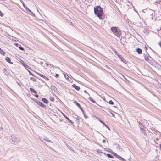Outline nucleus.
Listing matches in <instances>:
<instances>
[{
    "label": "nucleus",
    "instance_id": "nucleus-51",
    "mask_svg": "<svg viewBox=\"0 0 161 161\" xmlns=\"http://www.w3.org/2000/svg\"><path fill=\"white\" fill-rule=\"evenodd\" d=\"M109 130H110V128H109V127L107 126V127H106Z\"/></svg>",
    "mask_w": 161,
    "mask_h": 161
},
{
    "label": "nucleus",
    "instance_id": "nucleus-33",
    "mask_svg": "<svg viewBox=\"0 0 161 161\" xmlns=\"http://www.w3.org/2000/svg\"><path fill=\"white\" fill-rule=\"evenodd\" d=\"M2 71L3 73H5L7 71V69H6L4 68L3 69Z\"/></svg>",
    "mask_w": 161,
    "mask_h": 161
},
{
    "label": "nucleus",
    "instance_id": "nucleus-6",
    "mask_svg": "<svg viewBox=\"0 0 161 161\" xmlns=\"http://www.w3.org/2000/svg\"><path fill=\"white\" fill-rule=\"evenodd\" d=\"M140 129L141 132L142 134H143L144 136H146L147 135V133L146 130L142 128H140Z\"/></svg>",
    "mask_w": 161,
    "mask_h": 161
},
{
    "label": "nucleus",
    "instance_id": "nucleus-44",
    "mask_svg": "<svg viewBox=\"0 0 161 161\" xmlns=\"http://www.w3.org/2000/svg\"><path fill=\"white\" fill-rule=\"evenodd\" d=\"M59 76V74H56L55 75V77H58Z\"/></svg>",
    "mask_w": 161,
    "mask_h": 161
},
{
    "label": "nucleus",
    "instance_id": "nucleus-23",
    "mask_svg": "<svg viewBox=\"0 0 161 161\" xmlns=\"http://www.w3.org/2000/svg\"><path fill=\"white\" fill-rule=\"evenodd\" d=\"M99 121L100 122H101L102 124H103V125L105 126V127H107V125H106L104 122H103V121H102L101 119H99Z\"/></svg>",
    "mask_w": 161,
    "mask_h": 161
},
{
    "label": "nucleus",
    "instance_id": "nucleus-48",
    "mask_svg": "<svg viewBox=\"0 0 161 161\" xmlns=\"http://www.w3.org/2000/svg\"><path fill=\"white\" fill-rule=\"evenodd\" d=\"M111 114L113 117L114 116V115L113 113H112V112H111Z\"/></svg>",
    "mask_w": 161,
    "mask_h": 161
},
{
    "label": "nucleus",
    "instance_id": "nucleus-39",
    "mask_svg": "<svg viewBox=\"0 0 161 161\" xmlns=\"http://www.w3.org/2000/svg\"><path fill=\"white\" fill-rule=\"evenodd\" d=\"M19 49L20 50H21L23 51V50H24V48H23V47H21V46H20V47H19Z\"/></svg>",
    "mask_w": 161,
    "mask_h": 161
},
{
    "label": "nucleus",
    "instance_id": "nucleus-26",
    "mask_svg": "<svg viewBox=\"0 0 161 161\" xmlns=\"http://www.w3.org/2000/svg\"><path fill=\"white\" fill-rule=\"evenodd\" d=\"M22 65L24 66L25 68H27V67H28V66L26 64H25L24 63H22Z\"/></svg>",
    "mask_w": 161,
    "mask_h": 161
},
{
    "label": "nucleus",
    "instance_id": "nucleus-38",
    "mask_svg": "<svg viewBox=\"0 0 161 161\" xmlns=\"http://www.w3.org/2000/svg\"><path fill=\"white\" fill-rule=\"evenodd\" d=\"M82 113L84 115V117L86 118H87V117L86 115H85L84 110H83V111H82Z\"/></svg>",
    "mask_w": 161,
    "mask_h": 161
},
{
    "label": "nucleus",
    "instance_id": "nucleus-30",
    "mask_svg": "<svg viewBox=\"0 0 161 161\" xmlns=\"http://www.w3.org/2000/svg\"><path fill=\"white\" fill-rule=\"evenodd\" d=\"M66 119L69 120L71 123L72 124H73L74 123L73 122H72L71 120L68 117V119Z\"/></svg>",
    "mask_w": 161,
    "mask_h": 161
},
{
    "label": "nucleus",
    "instance_id": "nucleus-8",
    "mask_svg": "<svg viewBox=\"0 0 161 161\" xmlns=\"http://www.w3.org/2000/svg\"><path fill=\"white\" fill-rule=\"evenodd\" d=\"M144 56L145 60L147 62L149 61V57H150V56H147L145 54H144Z\"/></svg>",
    "mask_w": 161,
    "mask_h": 161
},
{
    "label": "nucleus",
    "instance_id": "nucleus-20",
    "mask_svg": "<svg viewBox=\"0 0 161 161\" xmlns=\"http://www.w3.org/2000/svg\"><path fill=\"white\" fill-rule=\"evenodd\" d=\"M107 155L108 157L110 158H114V157L112 155L108 153L107 154Z\"/></svg>",
    "mask_w": 161,
    "mask_h": 161
},
{
    "label": "nucleus",
    "instance_id": "nucleus-49",
    "mask_svg": "<svg viewBox=\"0 0 161 161\" xmlns=\"http://www.w3.org/2000/svg\"><path fill=\"white\" fill-rule=\"evenodd\" d=\"M35 96L37 97L39 96L38 95L36 94L35 95Z\"/></svg>",
    "mask_w": 161,
    "mask_h": 161
},
{
    "label": "nucleus",
    "instance_id": "nucleus-42",
    "mask_svg": "<svg viewBox=\"0 0 161 161\" xmlns=\"http://www.w3.org/2000/svg\"><path fill=\"white\" fill-rule=\"evenodd\" d=\"M114 52L116 55H117V54H118L117 52L115 50H114Z\"/></svg>",
    "mask_w": 161,
    "mask_h": 161
},
{
    "label": "nucleus",
    "instance_id": "nucleus-22",
    "mask_svg": "<svg viewBox=\"0 0 161 161\" xmlns=\"http://www.w3.org/2000/svg\"><path fill=\"white\" fill-rule=\"evenodd\" d=\"M30 80L33 81H36V79L34 77H31Z\"/></svg>",
    "mask_w": 161,
    "mask_h": 161
},
{
    "label": "nucleus",
    "instance_id": "nucleus-13",
    "mask_svg": "<svg viewBox=\"0 0 161 161\" xmlns=\"http://www.w3.org/2000/svg\"><path fill=\"white\" fill-rule=\"evenodd\" d=\"M136 52L139 54H141L142 53V49L139 48H137L136 49Z\"/></svg>",
    "mask_w": 161,
    "mask_h": 161
},
{
    "label": "nucleus",
    "instance_id": "nucleus-11",
    "mask_svg": "<svg viewBox=\"0 0 161 161\" xmlns=\"http://www.w3.org/2000/svg\"><path fill=\"white\" fill-rule=\"evenodd\" d=\"M72 87L75 88L77 90L79 91L80 89L79 87L77 86L75 84H74L72 85Z\"/></svg>",
    "mask_w": 161,
    "mask_h": 161
},
{
    "label": "nucleus",
    "instance_id": "nucleus-53",
    "mask_svg": "<svg viewBox=\"0 0 161 161\" xmlns=\"http://www.w3.org/2000/svg\"><path fill=\"white\" fill-rule=\"evenodd\" d=\"M152 11L153 12L152 13H151L152 14L151 15H152L153 14V12H154V11H152Z\"/></svg>",
    "mask_w": 161,
    "mask_h": 161
},
{
    "label": "nucleus",
    "instance_id": "nucleus-41",
    "mask_svg": "<svg viewBox=\"0 0 161 161\" xmlns=\"http://www.w3.org/2000/svg\"><path fill=\"white\" fill-rule=\"evenodd\" d=\"M63 114V116L66 119H68V117L65 115L64 114Z\"/></svg>",
    "mask_w": 161,
    "mask_h": 161
},
{
    "label": "nucleus",
    "instance_id": "nucleus-35",
    "mask_svg": "<svg viewBox=\"0 0 161 161\" xmlns=\"http://www.w3.org/2000/svg\"><path fill=\"white\" fill-rule=\"evenodd\" d=\"M22 3L23 6V7H24V8H25L26 6H25V5L24 2H22Z\"/></svg>",
    "mask_w": 161,
    "mask_h": 161
},
{
    "label": "nucleus",
    "instance_id": "nucleus-25",
    "mask_svg": "<svg viewBox=\"0 0 161 161\" xmlns=\"http://www.w3.org/2000/svg\"><path fill=\"white\" fill-rule=\"evenodd\" d=\"M50 99L51 101H53V102L54 101V97H51L50 98Z\"/></svg>",
    "mask_w": 161,
    "mask_h": 161
},
{
    "label": "nucleus",
    "instance_id": "nucleus-15",
    "mask_svg": "<svg viewBox=\"0 0 161 161\" xmlns=\"http://www.w3.org/2000/svg\"><path fill=\"white\" fill-rule=\"evenodd\" d=\"M64 76L65 78L66 79V80H69V76L67 74L64 73Z\"/></svg>",
    "mask_w": 161,
    "mask_h": 161
},
{
    "label": "nucleus",
    "instance_id": "nucleus-9",
    "mask_svg": "<svg viewBox=\"0 0 161 161\" xmlns=\"http://www.w3.org/2000/svg\"><path fill=\"white\" fill-rule=\"evenodd\" d=\"M37 104L42 107L45 108L46 107V105L44 104L40 101L38 102Z\"/></svg>",
    "mask_w": 161,
    "mask_h": 161
},
{
    "label": "nucleus",
    "instance_id": "nucleus-37",
    "mask_svg": "<svg viewBox=\"0 0 161 161\" xmlns=\"http://www.w3.org/2000/svg\"><path fill=\"white\" fill-rule=\"evenodd\" d=\"M82 113L84 115V117L86 118H87V117L86 115H85L84 110H83V111H82Z\"/></svg>",
    "mask_w": 161,
    "mask_h": 161
},
{
    "label": "nucleus",
    "instance_id": "nucleus-3",
    "mask_svg": "<svg viewBox=\"0 0 161 161\" xmlns=\"http://www.w3.org/2000/svg\"><path fill=\"white\" fill-rule=\"evenodd\" d=\"M11 139L12 141L14 142H16L17 144H18L20 142L19 140L14 136H11Z\"/></svg>",
    "mask_w": 161,
    "mask_h": 161
},
{
    "label": "nucleus",
    "instance_id": "nucleus-47",
    "mask_svg": "<svg viewBox=\"0 0 161 161\" xmlns=\"http://www.w3.org/2000/svg\"><path fill=\"white\" fill-rule=\"evenodd\" d=\"M159 45L160 46V47H161V42H159Z\"/></svg>",
    "mask_w": 161,
    "mask_h": 161
},
{
    "label": "nucleus",
    "instance_id": "nucleus-52",
    "mask_svg": "<svg viewBox=\"0 0 161 161\" xmlns=\"http://www.w3.org/2000/svg\"><path fill=\"white\" fill-rule=\"evenodd\" d=\"M109 130H110V128H109V127L107 126V127H106Z\"/></svg>",
    "mask_w": 161,
    "mask_h": 161
},
{
    "label": "nucleus",
    "instance_id": "nucleus-5",
    "mask_svg": "<svg viewBox=\"0 0 161 161\" xmlns=\"http://www.w3.org/2000/svg\"><path fill=\"white\" fill-rule=\"evenodd\" d=\"M37 74L39 75L41 77H42L44 79L46 80V81H47L48 80V79L47 78L46 76H45V75H42V74H40L39 73H37Z\"/></svg>",
    "mask_w": 161,
    "mask_h": 161
},
{
    "label": "nucleus",
    "instance_id": "nucleus-57",
    "mask_svg": "<svg viewBox=\"0 0 161 161\" xmlns=\"http://www.w3.org/2000/svg\"><path fill=\"white\" fill-rule=\"evenodd\" d=\"M15 45L16 46H17L18 44H17V43H15Z\"/></svg>",
    "mask_w": 161,
    "mask_h": 161
},
{
    "label": "nucleus",
    "instance_id": "nucleus-14",
    "mask_svg": "<svg viewBox=\"0 0 161 161\" xmlns=\"http://www.w3.org/2000/svg\"><path fill=\"white\" fill-rule=\"evenodd\" d=\"M30 90L31 92H32L34 93L35 94H36L37 93V92L34 89H33L32 88H30Z\"/></svg>",
    "mask_w": 161,
    "mask_h": 161
},
{
    "label": "nucleus",
    "instance_id": "nucleus-28",
    "mask_svg": "<svg viewBox=\"0 0 161 161\" xmlns=\"http://www.w3.org/2000/svg\"><path fill=\"white\" fill-rule=\"evenodd\" d=\"M66 119L69 120L71 123L72 124H73L74 123L73 122H72L71 120L68 117V119Z\"/></svg>",
    "mask_w": 161,
    "mask_h": 161
},
{
    "label": "nucleus",
    "instance_id": "nucleus-40",
    "mask_svg": "<svg viewBox=\"0 0 161 161\" xmlns=\"http://www.w3.org/2000/svg\"><path fill=\"white\" fill-rule=\"evenodd\" d=\"M3 16V14L2 12L0 10V16L2 17Z\"/></svg>",
    "mask_w": 161,
    "mask_h": 161
},
{
    "label": "nucleus",
    "instance_id": "nucleus-31",
    "mask_svg": "<svg viewBox=\"0 0 161 161\" xmlns=\"http://www.w3.org/2000/svg\"><path fill=\"white\" fill-rule=\"evenodd\" d=\"M66 119L69 120L71 123L72 124H73L74 123L73 122H72L71 120L68 117V119Z\"/></svg>",
    "mask_w": 161,
    "mask_h": 161
},
{
    "label": "nucleus",
    "instance_id": "nucleus-46",
    "mask_svg": "<svg viewBox=\"0 0 161 161\" xmlns=\"http://www.w3.org/2000/svg\"><path fill=\"white\" fill-rule=\"evenodd\" d=\"M81 110V111H83V109H82V108L80 106V108H79Z\"/></svg>",
    "mask_w": 161,
    "mask_h": 161
},
{
    "label": "nucleus",
    "instance_id": "nucleus-1",
    "mask_svg": "<svg viewBox=\"0 0 161 161\" xmlns=\"http://www.w3.org/2000/svg\"><path fill=\"white\" fill-rule=\"evenodd\" d=\"M94 13L100 19H104V14L102 8L99 6L95 7L94 8Z\"/></svg>",
    "mask_w": 161,
    "mask_h": 161
},
{
    "label": "nucleus",
    "instance_id": "nucleus-4",
    "mask_svg": "<svg viewBox=\"0 0 161 161\" xmlns=\"http://www.w3.org/2000/svg\"><path fill=\"white\" fill-rule=\"evenodd\" d=\"M117 56L120 59V60L123 62L124 63L126 64V61L119 54H117Z\"/></svg>",
    "mask_w": 161,
    "mask_h": 161
},
{
    "label": "nucleus",
    "instance_id": "nucleus-54",
    "mask_svg": "<svg viewBox=\"0 0 161 161\" xmlns=\"http://www.w3.org/2000/svg\"><path fill=\"white\" fill-rule=\"evenodd\" d=\"M84 92H85V93H87V91H86V90H85V91H84Z\"/></svg>",
    "mask_w": 161,
    "mask_h": 161
},
{
    "label": "nucleus",
    "instance_id": "nucleus-29",
    "mask_svg": "<svg viewBox=\"0 0 161 161\" xmlns=\"http://www.w3.org/2000/svg\"><path fill=\"white\" fill-rule=\"evenodd\" d=\"M66 119L69 120L71 123L72 124H73L74 123L73 122H72L71 120L68 117V119Z\"/></svg>",
    "mask_w": 161,
    "mask_h": 161
},
{
    "label": "nucleus",
    "instance_id": "nucleus-27",
    "mask_svg": "<svg viewBox=\"0 0 161 161\" xmlns=\"http://www.w3.org/2000/svg\"><path fill=\"white\" fill-rule=\"evenodd\" d=\"M66 119L69 120L71 123L72 124H73L74 123L73 122H72L71 120L68 117V119Z\"/></svg>",
    "mask_w": 161,
    "mask_h": 161
},
{
    "label": "nucleus",
    "instance_id": "nucleus-34",
    "mask_svg": "<svg viewBox=\"0 0 161 161\" xmlns=\"http://www.w3.org/2000/svg\"><path fill=\"white\" fill-rule=\"evenodd\" d=\"M33 100L35 102H36V103H38V102H39V101L36 99H33Z\"/></svg>",
    "mask_w": 161,
    "mask_h": 161
},
{
    "label": "nucleus",
    "instance_id": "nucleus-24",
    "mask_svg": "<svg viewBox=\"0 0 161 161\" xmlns=\"http://www.w3.org/2000/svg\"><path fill=\"white\" fill-rule=\"evenodd\" d=\"M51 88L53 90H54L55 91L56 90H57V88L54 86H51Z\"/></svg>",
    "mask_w": 161,
    "mask_h": 161
},
{
    "label": "nucleus",
    "instance_id": "nucleus-43",
    "mask_svg": "<svg viewBox=\"0 0 161 161\" xmlns=\"http://www.w3.org/2000/svg\"><path fill=\"white\" fill-rule=\"evenodd\" d=\"M45 65H46V66H49V65H51V64H48L47 63H45Z\"/></svg>",
    "mask_w": 161,
    "mask_h": 161
},
{
    "label": "nucleus",
    "instance_id": "nucleus-21",
    "mask_svg": "<svg viewBox=\"0 0 161 161\" xmlns=\"http://www.w3.org/2000/svg\"><path fill=\"white\" fill-rule=\"evenodd\" d=\"M89 99L91 102L93 103H96L95 101L91 97H89Z\"/></svg>",
    "mask_w": 161,
    "mask_h": 161
},
{
    "label": "nucleus",
    "instance_id": "nucleus-18",
    "mask_svg": "<svg viewBox=\"0 0 161 161\" xmlns=\"http://www.w3.org/2000/svg\"><path fill=\"white\" fill-rule=\"evenodd\" d=\"M74 103L79 108H80V104L78 103L76 101H75L74 102Z\"/></svg>",
    "mask_w": 161,
    "mask_h": 161
},
{
    "label": "nucleus",
    "instance_id": "nucleus-36",
    "mask_svg": "<svg viewBox=\"0 0 161 161\" xmlns=\"http://www.w3.org/2000/svg\"><path fill=\"white\" fill-rule=\"evenodd\" d=\"M82 113L84 115V117L86 118H87V117L86 115H85L84 110H83V111H82Z\"/></svg>",
    "mask_w": 161,
    "mask_h": 161
},
{
    "label": "nucleus",
    "instance_id": "nucleus-56",
    "mask_svg": "<svg viewBox=\"0 0 161 161\" xmlns=\"http://www.w3.org/2000/svg\"><path fill=\"white\" fill-rule=\"evenodd\" d=\"M20 2L22 3V2H23V1H22V0H19Z\"/></svg>",
    "mask_w": 161,
    "mask_h": 161
},
{
    "label": "nucleus",
    "instance_id": "nucleus-2",
    "mask_svg": "<svg viewBox=\"0 0 161 161\" xmlns=\"http://www.w3.org/2000/svg\"><path fill=\"white\" fill-rule=\"evenodd\" d=\"M111 30L115 36L119 37L121 35V31L118 27H112L111 28Z\"/></svg>",
    "mask_w": 161,
    "mask_h": 161
},
{
    "label": "nucleus",
    "instance_id": "nucleus-7",
    "mask_svg": "<svg viewBox=\"0 0 161 161\" xmlns=\"http://www.w3.org/2000/svg\"><path fill=\"white\" fill-rule=\"evenodd\" d=\"M25 8V9L26 10L29 12L30 13V14L31 15H32L34 16L35 15V14L34 13H33L28 7H27L26 6Z\"/></svg>",
    "mask_w": 161,
    "mask_h": 161
},
{
    "label": "nucleus",
    "instance_id": "nucleus-50",
    "mask_svg": "<svg viewBox=\"0 0 161 161\" xmlns=\"http://www.w3.org/2000/svg\"><path fill=\"white\" fill-rule=\"evenodd\" d=\"M102 142L103 143H105V142L106 141L105 140H103Z\"/></svg>",
    "mask_w": 161,
    "mask_h": 161
},
{
    "label": "nucleus",
    "instance_id": "nucleus-19",
    "mask_svg": "<svg viewBox=\"0 0 161 161\" xmlns=\"http://www.w3.org/2000/svg\"><path fill=\"white\" fill-rule=\"evenodd\" d=\"M0 53L1 54L4 55V54L5 53V52H4L3 50L1 49V48H0Z\"/></svg>",
    "mask_w": 161,
    "mask_h": 161
},
{
    "label": "nucleus",
    "instance_id": "nucleus-12",
    "mask_svg": "<svg viewBox=\"0 0 161 161\" xmlns=\"http://www.w3.org/2000/svg\"><path fill=\"white\" fill-rule=\"evenodd\" d=\"M5 60L8 62V63L11 64H13V62H11V61L9 57H7L5 58Z\"/></svg>",
    "mask_w": 161,
    "mask_h": 161
},
{
    "label": "nucleus",
    "instance_id": "nucleus-17",
    "mask_svg": "<svg viewBox=\"0 0 161 161\" xmlns=\"http://www.w3.org/2000/svg\"><path fill=\"white\" fill-rule=\"evenodd\" d=\"M117 157L120 160L123 161H125V160L122 158L121 157L118 155Z\"/></svg>",
    "mask_w": 161,
    "mask_h": 161
},
{
    "label": "nucleus",
    "instance_id": "nucleus-55",
    "mask_svg": "<svg viewBox=\"0 0 161 161\" xmlns=\"http://www.w3.org/2000/svg\"><path fill=\"white\" fill-rule=\"evenodd\" d=\"M160 148L161 150V143L160 144Z\"/></svg>",
    "mask_w": 161,
    "mask_h": 161
},
{
    "label": "nucleus",
    "instance_id": "nucleus-45",
    "mask_svg": "<svg viewBox=\"0 0 161 161\" xmlns=\"http://www.w3.org/2000/svg\"><path fill=\"white\" fill-rule=\"evenodd\" d=\"M28 71L29 72V73L30 75H32V76L33 75V74L30 71L28 70Z\"/></svg>",
    "mask_w": 161,
    "mask_h": 161
},
{
    "label": "nucleus",
    "instance_id": "nucleus-32",
    "mask_svg": "<svg viewBox=\"0 0 161 161\" xmlns=\"http://www.w3.org/2000/svg\"><path fill=\"white\" fill-rule=\"evenodd\" d=\"M109 103L110 104L112 105L114 104V102L111 100L109 101Z\"/></svg>",
    "mask_w": 161,
    "mask_h": 161
},
{
    "label": "nucleus",
    "instance_id": "nucleus-16",
    "mask_svg": "<svg viewBox=\"0 0 161 161\" xmlns=\"http://www.w3.org/2000/svg\"><path fill=\"white\" fill-rule=\"evenodd\" d=\"M42 100L43 102H44V103H48V101H47V99H46V98H42Z\"/></svg>",
    "mask_w": 161,
    "mask_h": 161
},
{
    "label": "nucleus",
    "instance_id": "nucleus-10",
    "mask_svg": "<svg viewBox=\"0 0 161 161\" xmlns=\"http://www.w3.org/2000/svg\"><path fill=\"white\" fill-rule=\"evenodd\" d=\"M42 139L44 140L45 141H47L52 143H53V142H52L51 140H49L48 138L46 137H43Z\"/></svg>",
    "mask_w": 161,
    "mask_h": 161
}]
</instances>
